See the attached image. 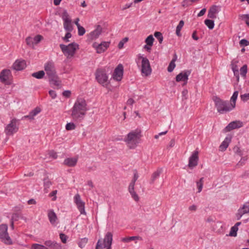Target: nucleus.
Instances as JSON below:
<instances>
[{
  "mask_svg": "<svg viewBox=\"0 0 249 249\" xmlns=\"http://www.w3.org/2000/svg\"><path fill=\"white\" fill-rule=\"evenodd\" d=\"M88 110L85 100L78 98L71 109V117L74 121H81L84 119Z\"/></svg>",
  "mask_w": 249,
  "mask_h": 249,
  "instance_id": "nucleus-1",
  "label": "nucleus"
},
{
  "mask_svg": "<svg viewBox=\"0 0 249 249\" xmlns=\"http://www.w3.org/2000/svg\"><path fill=\"white\" fill-rule=\"evenodd\" d=\"M44 70L51 84L57 87L58 89L61 87V80L56 74L54 63L53 61H49L44 65Z\"/></svg>",
  "mask_w": 249,
  "mask_h": 249,
  "instance_id": "nucleus-2",
  "label": "nucleus"
},
{
  "mask_svg": "<svg viewBox=\"0 0 249 249\" xmlns=\"http://www.w3.org/2000/svg\"><path fill=\"white\" fill-rule=\"evenodd\" d=\"M141 130L136 129L130 132L124 138V141L130 149H134L139 142L141 137Z\"/></svg>",
  "mask_w": 249,
  "mask_h": 249,
  "instance_id": "nucleus-3",
  "label": "nucleus"
},
{
  "mask_svg": "<svg viewBox=\"0 0 249 249\" xmlns=\"http://www.w3.org/2000/svg\"><path fill=\"white\" fill-rule=\"evenodd\" d=\"M213 99L217 111L220 113H225L233 109L228 101L222 100L217 96H213Z\"/></svg>",
  "mask_w": 249,
  "mask_h": 249,
  "instance_id": "nucleus-4",
  "label": "nucleus"
},
{
  "mask_svg": "<svg viewBox=\"0 0 249 249\" xmlns=\"http://www.w3.org/2000/svg\"><path fill=\"white\" fill-rule=\"evenodd\" d=\"M59 46L62 53L67 58L72 57L76 51L79 49V45L75 42L70 43L68 45L61 44Z\"/></svg>",
  "mask_w": 249,
  "mask_h": 249,
  "instance_id": "nucleus-5",
  "label": "nucleus"
},
{
  "mask_svg": "<svg viewBox=\"0 0 249 249\" xmlns=\"http://www.w3.org/2000/svg\"><path fill=\"white\" fill-rule=\"evenodd\" d=\"M8 226L6 224L0 225V239L6 244H12V240L7 232Z\"/></svg>",
  "mask_w": 249,
  "mask_h": 249,
  "instance_id": "nucleus-6",
  "label": "nucleus"
},
{
  "mask_svg": "<svg viewBox=\"0 0 249 249\" xmlns=\"http://www.w3.org/2000/svg\"><path fill=\"white\" fill-rule=\"evenodd\" d=\"M139 59L142 60V73L146 76L150 75L152 69L149 60L146 57H144L141 55L139 56Z\"/></svg>",
  "mask_w": 249,
  "mask_h": 249,
  "instance_id": "nucleus-7",
  "label": "nucleus"
},
{
  "mask_svg": "<svg viewBox=\"0 0 249 249\" xmlns=\"http://www.w3.org/2000/svg\"><path fill=\"white\" fill-rule=\"evenodd\" d=\"M95 78L97 81L100 84H106L107 82L108 77L107 75L106 71L104 69H98L95 72Z\"/></svg>",
  "mask_w": 249,
  "mask_h": 249,
  "instance_id": "nucleus-8",
  "label": "nucleus"
},
{
  "mask_svg": "<svg viewBox=\"0 0 249 249\" xmlns=\"http://www.w3.org/2000/svg\"><path fill=\"white\" fill-rule=\"evenodd\" d=\"M17 121V119L14 118L6 126L5 129V132L7 135H12L14 133L18 131V127L16 125Z\"/></svg>",
  "mask_w": 249,
  "mask_h": 249,
  "instance_id": "nucleus-9",
  "label": "nucleus"
},
{
  "mask_svg": "<svg viewBox=\"0 0 249 249\" xmlns=\"http://www.w3.org/2000/svg\"><path fill=\"white\" fill-rule=\"evenodd\" d=\"M74 202L76 204L78 209L80 212L81 214L86 215V213L85 210V202H84L81 199L79 194H77L74 197Z\"/></svg>",
  "mask_w": 249,
  "mask_h": 249,
  "instance_id": "nucleus-10",
  "label": "nucleus"
},
{
  "mask_svg": "<svg viewBox=\"0 0 249 249\" xmlns=\"http://www.w3.org/2000/svg\"><path fill=\"white\" fill-rule=\"evenodd\" d=\"M198 152L195 151L189 159L188 167L190 169H193L198 164Z\"/></svg>",
  "mask_w": 249,
  "mask_h": 249,
  "instance_id": "nucleus-11",
  "label": "nucleus"
},
{
  "mask_svg": "<svg viewBox=\"0 0 249 249\" xmlns=\"http://www.w3.org/2000/svg\"><path fill=\"white\" fill-rule=\"evenodd\" d=\"M43 38L41 35H38L34 37L28 36L26 38V42L28 46L34 48V45L38 44Z\"/></svg>",
  "mask_w": 249,
  "mask_h": 249,
  "instance_id": "nucleus-12",
  "label": "nucleus"
},
{
  "mask_svg": "<svg viewBox=\"0 0 249 249\" xmlns=\"http://www.w3.org/2000/svg\"><path fill=\"white\" fill-rule=\"evenodd\" d=\"M243 125V122L240 121H232L228 124L224 129L223 131L224 132H229L233 129L240 128L242 127Z\"/></svg>",
  "mask_w": 249,
  "mask_h": 249,
  "instance_id": "nucleus-13",
  "label": "nucleus"
},
{
  "mask_svg": "<svg viewBox=\"0 0 249 249\" xmlns=\"http://www.w3.org/2000/svg\"><path fill=\"white\" fill-rule=\"evenodd\" d=\"M191 71H186L184 72H181L178 74L176 77V80L177 82H184L182 86H184L186 85L188 76L190 74Z\"/></svg>",
  "mask_w": 249,
  "mask_h": 249,
  "instance_id": "nucleus-14",
  "label": "nucleus"
},
{
  "mask_svg": "<svg viewBox=\"0 0 249 249\" xmlns=\"http://www.w3.org/2000/svg\"><path fill=\"white\" fill-rule=\"evenodd\" d=\"M110 42H102L100 44L94 43L93 47L96 49V52L98 53L104 52L109 47Z\"/></svg>",
  "mask_w": 249,
  "mask_h": 249,
  "instance_id": "nucleus-15",
  "label": "nucleus"
},
{
  "mask_svg": "<svg viewBox=\"0 0 249 249\" xmlns=\"http://www.w3.org/2000/svg\"><path fill=\"white\" fill-rule=\"evenodd\" d=\"M123 66L122 64H119L115 68L113 75V78L116 80L121 81L123 75Z\"/></svg>",
  "mask_w": 249,
  "mask_h": 249,
  "instance_id": "nucleus-16",
  "label": "nucleus"
},
{
  "mask_svg": "<svg viewBox=\"0 0 249 249\" xmlns=\"http://www.w3.org/2000/svg\"><path fill=\"white\" fill-rule=\"evenodd\" d=\"M249 213V202L244 204L242 207L240 208L236 214L237 220H239L243 215Z\"/></svg>",
  "mask_w": 249,
  "mask_h": 249,
  "instance_id": "nucleus-17",
  "label": "nucleus"
},
{
  "mask_svg": "<svg viewBox=\"0 0 249 249\" xmlns=\"http://www.w3.org/2000/svg\"><path fill=\"white\" fill-rule=\"evenodd\" d=\"M11 75V72L10 70H3L0 73V81L2 82L9 84L7 81L9 80L10 76Z\"/></svg>",
  "mask_w": 249,
  "mask_h": 249,
  "instance_id": "nucleus-18",
  "label": "nucleus"
},
{
  "mask_svg": "<svg viewBox=\"0 0 249 249\" xmlns=\"http://www.w3.org/2000/svg\"><path fill=\"white\" fill-rule=\"evenodd\" d=\"M26 67V62L24 60H17L12 66L13 69L16 71H21Z\"/></svg>",
  "mask_w": 249,
  "mask_h": 249,
  "instance_id": "nucleus-19",
  "label": "nucleus"
},
{
  "mask_svg": "<svg viewBox=\"0 0 249 249\" xmlns=\"http://www.w3.org/2000/svg\"><path fill=\"white\" fill-rule=\"evenodd\" d=\"M102 32V28L100 25H98L96 29L89 34V38L90 39H95L99 37Z\"/></svg>",
  "mask_w": 249,
  "mask_h": 249,
  "instance_id": "nucleus-20",
  "label": "nucleus"
},
{
  "mask_svg": "<svg viewBox=\"0 0 249 249\" xmlns=\"http://www.w3.org/2000/svg\"><path fill=\"white\" fill-rule=\"evenodd\" d=\"M44 245L49 249H61L60 244L51 240L46 241L44 242Z\"/></svg>",
  "mask_w": 249,
  "mask_h": 249,
  "instance_id": "nucleus-21",
  "label": "nucleus"
},
{
  "mask_svg": "<svg viewBox=\"0 0 249 249\" xmlns=\"http://www.w3.org/2000/svg\"><path fill=\"white\" fill-rule=\"evenodd\" d=\"M218 6L215 5L212 6L208 11V17L210 18H215L216 14L218 13Z\"/></svg>",
  "mask_w": 249,
  "mask_h": 249,
  "instance_id": "nucleus-22",
  "label": "nucleus"
},
{
  "mask_svg": "<svg viewBox=\"0 0 249 249\" xmlns=\"http://www.w3.org/2000/svg\"><path fill=\"white\" fill-rule=\"evenodd\" d=\"M77 160V158H68L65 159L63 163L69 167H73L76 164Z\"/></svg>",
  "mask_w": 249,
  "mask_h": 249,
  "instance_id": "nucleus-23",
  "label": "nucleus"
},
{
  "mask_svg": "<svg viewBox=\"0 0 249 249\" xmlns=\"http://www.w3.org/2000/svg\"><path fill=\"white\" fill-rule=\"evenodd\" d=\"M48 216L50 223L52 225H54L56 220L57 219V217L55 213L54 212L53 210H50L48 211Z\"/></svg>",
  "mask_w": 249,
  "mask_h": 249,
  "instance_id": "nucleus-24",
  "label": "nucleus"
},
{
  "mask_svg": "<svg viewBox=\"0 0 249 249\" xmlns=\"http://www.w3.org/2000/svg\"><path fill=\"white\" fill-rule=\"evenodd\" d=\"M112 234L108 232L105 235V238L104 239V246H107V245L111 246L112 243Z\"/></svg>",
  "mask_w": 249,
  "mask_h": 249,
  "instance_id": "nucleus-25",
  "label": "nucleus"
},
{
  "mask_svg": "<svg viewBox=\"0 0 249 249\" xmlns=\"http://www.w3.org/2000/svg\"><path fill=\"white\" fill-rule=\"evenodd\" d=\"M41 111V109L40 108L37 107L35 108L34 109L32 110L28 115L24 116L22 119L23 118H28L30 120H33L34 116L36 115L38 113H39Z\"/></svg>",
  "mask_w": 249,
  "mask_h": 249,
  "instance_id": "nucleus-26",
  "label": "nucleus"
},
{
  "mask_svg": "<svg viewBox=\"0 0 249 249\" xmlns=\"http://www.w3.org/2000/svg\"><path fill=\"white\" fill-rule=\"evenodd\" d=\"M231 141V138L226 137L219 146V150L224 151L228 147L229 143Z\"/></svg>",
  "mask_w": 249,
  "mask_h": 249,
  "instance_id": "nucleus-27",
  "label": "nucleus"
},
{
  "mask_svg": "<svg viewBox=\"0 0 249 249\" xmlns=\"http://www.w3.org/2000/svg\"><path fill=\"white\" fill-rule=\"evenodd\" d=\"M162 169H157L155 172H154L151 177V183H153L155 179H156L158 178L159 177L160 174L161 173Z\"/></svg>",
  "mask_w": 249,
  "mask_h": 249,
  "instance_id": "nucleus-28",
  "label": "nucleus"
},
{
  "mask_svg": "<svg viewBox=\"0 0 249 249\" xmlns=\"http://www.w3.org/2000/svg\"><path fill=\"white\" fill-rule=\"evenodd\" d=\"M64 28L66 31L71 32L73 30L71 20L64 21Z\"/></svg>",
  "mask_w": 249,
  "mask_h": 249,
  "instance_id": "nucleus-29",
  "label": "nucleus"
},
{
  "mask_svg": "<svg viewBox=\"0 0 249 249\" xmlns=\"http://www.w3.org/2000/svg\"><path fill=\"white\" fill-rule=\"evenodd\" d=\"M128 191L131 195L132 197L136 201H138L139 200V197L136 193L134 191V186H129Z\"/></svg>",
  "mask_w": 249,
  "mask_h": 249,
  "instance_id": "nucleus-30",
  "label": "nucleus"
},
{
  "mask_svg": "<svg viewBox=\"0 0 249 249\" xmlns=\"http://www.w3.org/2000/svg\"><path fill=\"white\" fill-rule=\"evenodd\" d=\"M238 95V91H235L233 92L232 96L231 98V103H230L233 108L235 107L236 101Z\"/></svg>",
  "mask_w": 249,
  "mask_h": 249,
  "instance_id": "nucleus-31",
  "label": "nucleus"
},
{
  "mask_svg": "<svg viewBox=\"0 0 249 249\" xmlns=\"http://www.w3.org/2000/svg\"><path fill=\"white\" fill-rule=\"evenodd\" d=\"M45 72L43 71H40L37 72H34L32 74V76L36 79H42L45 76Z\"/></svg>",
  "mask_w": 249,
  "mask_h": 249,
  "instance_id": "nucleus-32",
  "label": "nucleus"
},
{
  "mask_svg": "<svg viewBox=\"0 0 249 249\" xmlns=\"http://www.w3.org/2000/svg\"><path fill=\"white\" fill-rule=\"evenodd\" d=\"M184 21L181 20L179 21L178 24V26L176 28V35L178 36H181V34L180 33V31H181L182 28L183 27V26H184Z\"/></svg>",
  "mask_w": 249,
  "mask_h": 249,
  "instance_id": "nucleus-33",
  "label": "nucleus"
},
{
  "mask_svg": "<svg viewBox=\"0 0 249 249\" xmlns=\"http://www.w3.org/2000/svg\"><path fill=\"white\" fill-rule=\"evenodd\" d=\"M237 61L235 62V63H237ZM231 69L233 71L234 74L235 75H237V80H238L239 78V73H238L239 71H238V69L237 65L232 61L231 64Z\"/></svg>",
  "mask_w": 249,
  "mask_h": 249,
  "instance_id": "nucleus-34",
  "label": "nucleus"
},
{
  "mask_svg": "<svg viewBox=\"0 0 249 249\" xmlns=\"http://www.w3.org/2000/svg\"><path fill=\"white\" fill-rule=\"evenodd\" d=\"M20 218L21 219H22L23 220H26V218L22 216L21 214H20L18 213H15L13 214L12 218H11V221H16L18 220V219Z\"/></svg>",
  "mask_w": 249,
  "mask_h": 249,
  "instance_id": "nucleus-35",
  "label": "nucleus"
},
{
  "mask_svg": "<svg viewBox=\"0 0 249 249\" xmlns=\"http://www.w3.org/2000/svg\"><path fill=\"white\" fill-rule=\"evenodd\" d=\"M204 23L209 29L212 30L213 28L214 23L213 20L207 19L204 21Z\"/></svg>",
  "mask_w": 249,
  "mask_h": 249,
  "instance_id": "nucleus-36",
  "label": "nucleus"
},
{
  "mask_svg": "<svg viewBox=\"0 0 249 249\" xmlns=\"http://www.w3.org/2000/svg\"><path fill=\"white\" fill-rule=\"evenodd\" d=\"M154 38L152 35H149L145 40V42L146 44L149 46H153L154 41Z\"/></svg>",
  "mask_w": 249,
  "mask_h": 249,
  "instance_id": "nucleus-37",
  "label": "nucleus"
},
{
  "mask_svg": "<svg viewBox=\"0 0 249 249\" xmlns=\"http://www.w3.org/2000/svg\"><path fill=\"white\" fill-rule=\"evenodd\" d=\"M204 178H201L200 179L196 181V185L198 188V192L200 193L202 191L203 184Z\"/></svg>",
  "mask_w": 249,
  "mask_h": 249,
  "instance_id": "nucleus-38",
  "label": "nucleus"
},
{
  "mask_svg": "<svg viewBox=\"0 0 249 249\" xmlns=\"http://www.w3.org/2000/svg\"><path fill=\"white\" fill-rule=\"evenodd\" d=\"M247 65H243L240 70V74L242 77H245L247 72Z\"/></svg>",
  "mask_w": 249,
  "mask_h": 249,
  "instance_id": "nucleus-39",
  "label": "nucleus"
},
{
  "mask_svg": "<svg viewBox=\"0 0 249 249\" xmlns=\"http://www.w3.org/2000/svg\"><path fill=\"white\" fill-rule=\"evenodd\" d=\"M176 59H173L169 63V65L167 68V70L169 72H172L176 67L175 62Z\"/></svg>",
  "mask_w": 249,
  "mask_h": 249,
  "instance_id": "nucleus-40",
  "label": "nucleus"
},
{
  "mask_svg": "<svg viewBox=\"0 0 249 249\" xmlns=\"http://www.w3.org/2000/svg\"><path fill=\"white\" fill-rule=\"evenodd\" d=\"M154 36L157 39H158L159 43L161 44L163 39L162 34L160 32H156L154 33Z\"/></svg>",
  "mask_w": 249,
  "mask_h": 249,
  "instance_id": "nucleus-41",
  "label": "nucleus"
},
{
  "mask_svg": "<svg viewBox=\"0 0 249 249\" xmlns=\"http://www.w3.org/2000/svg\"><path fill=\"white\" fill-rule=\"evenodd\" d=\"M62 18L64 21L71 20L69 18V15L66 10H64L62 13Z\"/></svg>",
  "mask_w": 249,
  "mask_h": 249,
  "instance_id": "nucleus-42",
  "label": "nucleus"
},
{
  "mask_svg": "<svg viewBox=\"0 0 249 249\" xmlns=\"http://www.w3.org/2000/svg\"><path fill=\"white\" fill-rule=\"evenodd\" d=\"M43 181H44V186L45 189L50 188V187L52 185V182L50 180L48 177L45 178L44 179Z\"/></svg>",
  "mask_w": 249,
  "mask_h": 249,
  "instance_id": "nucleus-43",
  "label": "nucleus"
},
{
  "mask_svg": "<svg viewBox=\"0 0 249 249\" xmlns=\"http://www.w3.org/2000/svg\"><path fill=\"white\" fill-rule=\"evenodd\" d=\"M238 230V227L233 226L231 229L229 235L231 236L235 237L237 235V231Z\"/></svg>",
  "mask_w": 249,
  "mask_h": 249,
  "instance_id": "nucleus-44",
  "label": "nucleus"
},
{
  "mask_svg": "<svg viewBox=\"0 0 249 249\" xmlns=\"http://www.w3.org/2000/svg\"><path fill=\"white\" fill-rule=\"evenodd\" d=\"M88 241V239L87 238H83L81 239V240L78 243V246L80 248H84L86 244L87 243Z\"/></svg>",
  "mask_w": 249,
  "mask_h": 249,
  "instance_id": "nucleus-45",
  "label": "nucleus"
},
{
  "mask_svg": "<svg viewBox=\"0 0 249 249\" xmlns=\"http://www.w3.org/2000/svg\"><path fill=\"white\" fill-rule=\"evenodd\" d=\"M76 125L73 123H69L66 125V129L67 130H72L75 129Z\"/></svg>",
  "mask_w": 249,
  "mask_h": 249,
  "instance_id": "nucleus-46",
  "label": "nucleus"
},
{
  "mask_svg": "<svg viewBox=\"0 0 249 249\" xmlns=\"http://www.w3.org/2000/svg\"><path fill=\"white\" fill-rule=\"evenodd\" d=\"M128 40V37H124L118 44V48L121 49L123 48L124 44Z\"/></svg>",
  "mask_w": 249,
  "mask_h": 249,
  "instance_id": "nucleus-47",
  "label": "nucleus"
},
{
  "mask_svg": "<svg viewBox=\"0 0 249 249\" xmlns=\"http://www.w3.org/2000/svg\"><path fill=\"white\" fill-rule=\"evenodd\" d=\"M139 177V176L137 172L134 173V177L133 178V180L131 181V183H130L129 186H131V188H132V186H135V182L137 180L138 178Z\"/></svg>",
  "mask_w": 249,
  "mask_h": 249,
  "instance_id": "nucleus-48",
  "label": "nucleus"
},
{
  "mask_svg": "<svg viewBox=\"0 0 249 249\" xmlns=\"http://www.w3.org/2000/svg\"><path fill=\"white\" fill-rule=\"evenodd\" d=\"M191 1H193V0H184L181 3L182 6L186 7L191 5L192 3Z\"/></svg>",
  "mask_w": 249,
  "mask_h": 249,
  "instance_id": "nucleus-49",
  "label": "nucleus"
},
{
  "mask_svg": "<svg viewBox=\"0 0 249 249\" xmlns=\"http://www.w3.org/2000/svg\"><path fill=\"white\" fill-rule=\"evenodd\" d=\"M77 28H78V34L79 36H81L85 34V33L86 32V30L83 27L80 26L79 27H77Z\"/></svg>",
  "mask_w": 249,
  "mask_h": 249,
  "instance_id": "nucleus-50",
  "label": "nucleus"
},
{
  "mask_svg": "<svg viewBox=\"0 0 249 249\" xmlns=\"http://www.w3.org/2000/svg\"><path fill=\"white\" fill-rule=\"evenodd\" d=\"M71 32H68L65 36L62 38L63 40L65 42H69V38H71Z\"/></svg>",
  "mask_w": 249,
  "mask_h": 249,
  "instance_id": "nucleus-51",
  "label": "nucleus"
},
{
  "mask_svg": "<svg viewBox=\"0 0 249 249\" xmlns=\"http://www.w3.org/2000/svg\"><path fill=\"white\" fill-rule=\"evenodd\" d=\"M240 98L243 102L247 101L249 99V93L241 95Z\"/></svg>",
  "mask_w": 249,
  "mask_h": 249,
  "instance_id": "nucleus-52",
  "label": "nucleus"
},
{
  "mask_svg": "<svg viewBox=\"0 0 249 249\" xmlns=\"http://www.w3.org/2000/svg\"><path fill=\"white\" fill-rule=\"evenodd\" d=\"M60 238L61 239V241L63 243H66V242H67V236L64 233H60Z\"/></svg>",
  "mask_w": 249,
  "mask_h": 249,
  "instance_id": "nucleus-53",
  "label": "nucleus"
},
{
  "mask_svg": "<svg viewBox=\"0 0 249 249\" xmlns=\"http://www.w3.org/2000/svg\"><path fill=\"white\" fill-rule=\"evenodd\" d=\"M247 160V157L242 158L241 160L236 164V166L238 167L242 166L243 164H244V163Z\"/></svg>",
  "mask_w": 249,
  "mask_h": 249,
  "instance_id": "nucleus-54",
  "label": "nucleus"
},
{
  "mask_svg": "<svg viewBox=\"0 0 249 249\" xmlns=\"http://www.w3.org/2000/svg\"><path fill=\"white\" fill-rule=\"evenodd\" d=\"M242 19H246L245 22L249 26V15H243L241 16Z\"/></svg>",
  "mask_w": 249,
  "mask_h": 249,
  "instance_id": "nucleus-55",
  "label": "nucleus"
},
{
  "mask_svg": "<svg viewBox=\"0 0 249 249\" xmlns=\"http://www.w3.org/2000/svg\"><path fill=\"white\" fill-rule=\"evenodd\" d=\"M233 151L235 153L239 154L240 156L242 155L240 148L237 146L234 147Z\"/></svg>",
  "mask_w": 249,
  "mask_h": 249,
  "instance_id": "nucleus-56",
  "label": "nucleus"
},
{
  "mask_svg": "<svg viewBox=\"0 0 249 249\" xmlns=\"http://www.w3.org/2000/svg\"><path fill=\"white\" fill-rule=\"evenodd\" d=\"M239 43L241 46H246L249 44V42H248V41L247 40H246L245 39H243L240 41Z\"/></svg>",
  "mask_w": 249,
  "mask_h": 249,
  "instance_id": "nucleus-57",
  "label": "nucleus"
},
{
  "mask_svg": "<svg viewBox=\"0 0 249 249\" xmlns=\"http://www.w3.org/2000/svg\"><path fill=\"white\" fill-rule=\"evenodd\" d=\"M57 190L53 191L52 193H51L49 195L50 196H53V197L52 198V200L53 201L55 200L56 198V195L57 194Z\"/></svg>",
  "mask_w": 249,
  "mask_h": 249,
  "instance_id": "nucleus-58",
  "label": "nucleus"
},
{
  "mask_svg": "<svg viewBox=\"0 0 249 249\" xmlns=\"http://www.w3.org/2000/svg\"><path fill=\"white\" fill-rule=\"evenodd\" d=\"M49 93L50 95L51 96V97L52 98V99H54L56 98V93L54 90H50L49 91Z\"/></svg>",
  "mask_w": 249,
  "mask_h": 249,
  "instance_id": "nucleus-59",
  "label": "nucleus"
},
{
  "mask_svg": "<svg viewBox=\"0 0 249 249\" xmlns=\"http://www.w3.org/2000/svg\"><path fill=\"white\" fill-rule=\"evenodd\" d=\"M102 245V243L101 240V239L98 240V241L97 243V244H96V249H103Z\"/></svg>",
  "mask_w": 249,
  "mask_h": 249,
  "instance_id": "nucleus-60",
  "label": "nucleus"
},
{
  "mask_svg": "<svg viewBox=\"0 0 249 249\" xmlns=\"http://www.w3.org/2000/svg\"><path fill=\"white\" fill-rule=\"evenodd\" d=\"M71 92L70 90H65L63 92L62 95L66 97H69L71 95Z\"/></svg>",
  "mask_w": 249,
  "mask_h": 249,
  "instance_id": "nucleus-61",
  "label": "nucleus"
},
{
  "mask_svg": "<svg viewBox=\"0 0 249 249\" xmlns=\"http://www.w3.org/2000/svg\"><path fill=\"white\" fill-rule=\"evenodd\" d=\"M49 155L50 157H51L54 159H56L57 157L56 153L55 152H54V151H51L49 152Z\"/></svg>",
  "mask_w": 249,
  "mask_h": 249,
  "instance_id": "nucleus-62",
  "label": "nucleus"
},
{
  "mask_svg": "<svg viewBox=\"0 0 249 249\" xmlns=\"http://www.w3.org/2000/svg\"><path fill=\"white\" fill-rule=\"evenodd\" d=\"M130 241L135 240H142V238L141 237L139 236H131L129 237Z\"/></svg>",
  "mask_w": 249,
  "mask_h": 249,
  "instance_id": "nucleus-63",
  "label": "nucleus"
},
{
  "mask_svg": "<svg viewBox=\"0 0 249 249\" xmlns=\"http://www.w3.org/2000/svg\"><path fill=\"white\" fill-rule=\"evenodd\" d=\"M206 11V8H203L202 9L200 12L197 15V17H201L202 16H203L205 12Z\"/></svg>",
  "mask_w": 249,
  "mask_h": 249,
  "instance_id": "nucleus-64",
  "label": "nucleus"
}]
</instances>
